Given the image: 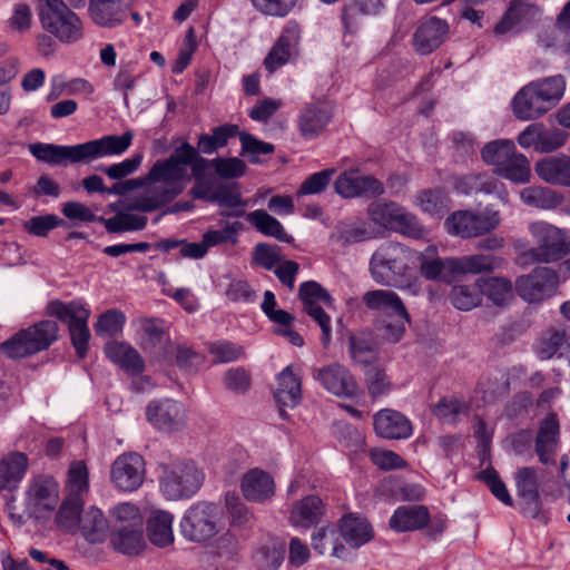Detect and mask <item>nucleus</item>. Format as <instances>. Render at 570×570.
I'll use <instances>...</instances> for the list:
<instances>
[{"label":"nucleus","instance_id":"obj_36","mask_svg":"<svg viewBox=\"0 0 570 570\" xmlns=\"http://www.w3.org/2000/svg\"><path fill=\"white\" fill-rule=\"evenodd\" d=\"M47 312L49 315L67 323L69 327L80 323H88L90 317V309L80 299L71 302L51 301L47 305Z\"/></svg>","mask_w":570,"mask_h":570},{"label":"nucleus","instance_id":"obj_4","mask_svg":"<svg viewBox=\"0 0 570 570\" xmlns=\"http://www.w3.org/2000/svg\"><path fill=\"white\" fill-rule=\"evenodd\" d=\"M37 11L42 30L60 43L73 45L85 38L82 18L65 0H39Z\"/></svg>","mask_w":570,"mask_h":570},{"label":"nucleus","instance_id":"obj_26","mask_svg":"<svg viewBox=\"0 0 570 570\" xmlns=\"http://www.w3.org/2000/svg\"><path fill=\"white\" fill-rule=\"evenodd\" d=\"M513 115L523 121L534 120L551 109L544 102L532 82L522 87L512 100Z\"/></svg>","mask_w":570,"mask_h":570},{"label":"nucleus","instance_id":"obj_45","mask_svg":"<svg viewBox=\"0 0 570 570\" xmlns=\"http://www.w3.org/2000/svg\"><path fill=\"white\" fill-rule=\"evenodd\" d=\"M83 500L66 497L56 513V524L66 532L75 533L78 531L81 517Z\"/></svg>","mask_w":570,"mask_h":570},{"label":"nucleus","instance_id":"obj_37","mask_svg":"<svg viewBox=\"0 0 570 570\" xmlns=\"http://www.w3.org/2000/svg\"><path fill=\"white\" fill-rule=\"evenodd\" d=\"M108 521L101 510L90 507L80 517L78 531L91 543L102 542L107 535Z\"/></svg>","mask_w":570,"mask_h":570},{"label":"nucleus","instance_id":"obj_20","mask_svg":"<svg viewBox=\"0 0 570 570\" xmlns=\"http://www.w3.org/2000/svg\"><path fill=\"white\" fill-rule=\"evenodd\" d=\"M243 497L254 503L271 501L276 493V484L273 475L259 468L249 469L240 480Z\"/></svg>","mask_w":570,"mask_h":570},{"label":"nucleus","instance_id":"obj_42","mask_svg":"<svg viewBox=\"0 0 570 570\" xmlns=\"http://www.w3.org/2000/svg\"><path fill=\"white\" fill-rule=\"evenodd\" d=\"M501 262L499 257L484 254L453 257V275L492 272L500 266Z\"/></svg>","mask_w":570,"mask_h":570},{"label":"nucleus","instance_id":"obj_3","mask_svg":"<svg viewBox=\"0 0 570 570\" xmlns=\"http://www.w3.org/2000/svg\"><path fill=\"white\" fill-rule=\"evenodd\" d=\"M416 266V250L397 243L381 244L372 254L368 272L373 281L380 285L413 289L412 283Z\"/></svg>","mask_w":570,"mask_h":570},{"label":"nucleus","instance_id":"obj_10","mask_svg":"<svg viewBox=\"0 0 570 570\" xmlns=\"http://www.w3.org/2000/svg\"><path fill=\"white\" fill-rule=\"evenodd\" d=\"M501 224V213L492 205H488L481 213L472 210H458L445 220L449 234L462 238L485 235L497 229Z\"/></svg>","mask_w":570,"mask_h":570},{"label":"nucleus","instance_id":"obj_60","mask_svg":"<svg viewBox=\"0 0 570 570\" xmlns=\"http://www.w3.org/2000/svg\"><path fill=\"white\" fill-rule=\"evenodd\" d=\"M214 203L218 204L222 207H226L228 210H223L220 214L225 217L230 216H243L245 214V202H243L240 194L228 187L220 186L216 189V196L214 198Z\"/></svg>","mask_w":570,"mask_h":570},{"label":"nucleus","instance_id":"obj_19","mask_svg":"<svg viewBox=\"0 0 570 570\" xmlns=\"http://www.w3.org/2000/svg\"><path fill=\"white\" fill-rule=\"evenodd\" d=\"M332 117L333 110L326 101L306 104L297 117L301 136L306 140L315 139L325 130Z\"/></svg>","mask_w":570,"mask_h":570},{"label":"nucleus","instance_id":"obj_41","mask_svg":"<svg viewBox=\"0 0 570 570\" xmlns=\"http://www.w3.org/2000/svg\"><path fill=\"white\" fill-rule=\"evenodd\" d=\"M402 207L394 202L377 200L367 207L370 222L380 230L393 232Z\"/></svg>","mask_w":570,"mask_h":570},{"label":"nucleus","instance_id":"obj_14","mask_svg":"<svg viewBox=\"0 0 570 570\" xmlns=\"http://www.w3.org/2000/svg\"><path fill=\"white\" fill-rule=\"evenodd\" d=\"M146 466L144 458L136 452L118 455L110 466V481L124 492L138 490L145 480Z\"/></svg>","mask_w":570,"mask_h":570},{"label":"nucleus","instance_id":"obj_39","mask_svg":"<svg viewBox=\"0 0 570 570\" xmlns=\"http://www.w3.org/2000/svg\"><path fill=\"white\" fill-rule=\"evenodd\" d=\"M110 543L122 554H138L145 547L144 527L111 529Z\"/></svg>","mask_w":570,"mask_h":570},{"label":"nucleus","instance_id":"obj_28","mask_svg":"<svg viewBox=\"0 0 570 570\" xmlns=\"http://www.w3.org/2000/svg\"><path fill=\"white\" fill-rule=\"evenodd\" d=\"M338 529L343 540L354 549L363 547L374 538L373 527L367 519L353 513L340 520Z\"/></svg>","mask_w":570,"mask_h":570},{"label":"nucleus","instance_id":"obj_9","mask_svg":"<svg viewBox=\"0 0 570 570\" xmlns=\"http://www.w3.org/2000/svg\"><path fill=\"white\" fill-rule=\"evenodd\" d=\"M203 481L204 473L193 461H174L161 465L159 488L168 500L191 498Z\"/></svg>","mask_w":570,"mask_h":570},{"label":"nucleus","instance_id":"obj_2","mask_svg":"<svg viewBox=\"0 0 570 570\" xmlns=\"http://www.w3.org/2000/svg\"><path fill=\"white\" fill-rule=\"evenodd\" d=\"M132 138V132L126 131L120 136L107 135L99 139L73 146L36 142L29 145V151L39 161L50 165L85 163L122 155L130 147Z\"/></svg>","mask_w":570,"mask_h":570},{"label":"nucleus","instance_id":"obj_32","mask_svg":"<svg viewBox=\"0 0 570 570\" xmlns=\"http://www.w3.org/2000/svg\"><path fill=\"white\" fill-rule=\"evenodd\" d=\"M520 199L529 207L540 210H554L559 208L564 196L550 187L534 185L520 190Z\"/></svg>","mask_w":570,"mask_h":570},{"label":"nucleus","instance_id":"obj_43","mask_svg":"<svg viewBox=\"0 0 570 570\" xmlns=\"http://www.w3.org/2000/svg\"><path fill=\"white\" fill-rule=\"evenodd\" d=\"M476 286L481 294L498 306L508 305L513 299L512 283L503 277L479 278Z\"/></svg>","mask_w":570,"mask_h":570},{"label":"nucleus","instance_id":"obj_29","mask_svg":"<svg viewBox=\"0 0 570 570\" xmlns=\"http://www.w3.org/2000/svg\"><path fill=\"white\" fill-rule=\"evenodd\" d=\"M275 399L284 407H294L299 403L302 383L298 368L288 365L278 374Z\"/></svg>","mask_w":570,"mask_h":570},{"label":"nucleus","instance_id":"obj_18","mask_svg":"<svg viewBox=\"0 0 570 570\" xmlns=\"http://www.w3.org/2000/svg\"><path fill=\"white\" fill-rule=\"evenodd\" d=\"M301 40V28L296 22L286 23L276 43L273 46L264 60L265 68L273 72L286 65L297 55V48Z\"/></svg>","mask_w":570,"mask_h":570},{"label":"nucleus","instance_id":"obj_11","mask_svg":"<svg viewBox=\"0 0 570 570\" xmlns=\"http://www.w3.org/2000/svg\"><path fill=\"white\" fill-rule=\"evenodd\" d=\"M219 531V510L208 502L191 505L180 521L184 538L194 542H205Z\"/></svg>","mask_w":570,"mask_h":570},{"label":"nucleus","instance_id":"obj_57","mask_svg":"<svg viewBox=\"0 0 570 570\" xmlns=\"http://www.w3.org/2000/svg\"><path fill=\"white\" fill-rule=\"evenodd\" d=\"M450 301L460 311H471L481 304L482 294L476 282L472 285H455L451 289Z\"/></svg>","mask_w":570,"mask_h":570},{"label":"nucleus","instance_id":"obj_22","mask_svg":"<svg viewBox=\"0 0 570 570\" xmlns=\"http://www.w3.org/2000/svg\"><path fill=\"white\" fill-rule=\"evenodd\" d=\"M335 190L344 198L357 196H380L384 193L383 185L372 176L360 175L355 170L341 174L335 181Z\"/></svg>","mask_w":570,"mask_h":570},{"label":"nucleus","instance_id":"obj_8","mask_svg":"<svg viewBox=\"0 0 570 570\" xmlns=\"http://www.w3.org/2000/svg\"><path fill=\"white\" fill-rule=\"evenodd\" d=\"M60 490L57 480L49 474L30 478L23 492L24 512L36 522L49 521L57 510Z\"/></svg>","mask_w":570,"mask_h":570},{"label":"nucleus","instance_id":"obj_40","mask_svg":"<svg viewBox=\"0 0 570 570\" xmlns=\"http://www.w3.org/2000/svg\"><path fill=\"white\" fill-rule=\"evenodd\" d=\"M429 520L423 507H400L390 519V527L396 532L413 531L423 528Z\"/></svg>","mask_w":570,"mask_h":570},{"label":"nucleus","instance_id":"obj_38","mask_svg":"<svg viewBox=\"0 0 570 570\" xmlns=\"http://www.w3.org/2000/svg\"><path fill=\"white\" fill-rule=\"evenodd\" d=\"M174 517L166 511H155L147 521V534L150 542L164 548L174 542Z\"/></svg>","mask_w":570,"mask_h":570},{"label":"nucleus","instance_id":"obj_52","mask_svg":"<svg viewBox=\"0 0 570 570\" xmlns=\"http://www.w3.org/2000/svg\"><path fill=\"white\" fill-rule=\"evenodd\" d=\"M550 109L562 99L566 91V79L561 75L531 81Z\"/></svg>","mask_w":570,"mask_h":570},{"label":"nucleus","instance_id":"obj_62","mask_svg":"<svg viewBox=\"0 0 570 570\" xmlns=\"http://www.w3.org/2000/svg\"><path fill=\"white\" fill-rule=\"evenodd\" d=\"M147 218L140 214L118 213L105 222L108 232L122 233L128 230H140L145 228Z\"/></svg>","mask_w":570,"mask_h":570},{"label":"nucleus","instance_id":"obj_59","mask_svg":"<svg viewBox=\"0 0 570 570\" xmlns=\"http://www.w3.org/2000/svg\"><path fill=\"white\" fill-rule=\"evenodd\" d=\"M299 298L304 304V309L317 306H333V298L318 283L314 281L305 282L299 285Z\"/></svg>","mask_w":570,"mask_h":570},{"label":"nucleus","instance_id":"obj_35","mask_svg":"<svg viewBox=\"0 0 570 570\" xmlns=\"http://www.w3.org/2000/svg\"><path fill=\"white\" fill-rule=\"evenodd\" d=\"M390 0H352L343 9V23L347 32H354L361 16H377L385 10Z\"/></svg>","mask_w":570,"mask_h":570},{"label":"nucleus","instance_id":"obj_47","mask_svg":"<svg viewBox=\"0 0 570 570\" xmlns=\"http://www.w3.org/2000/svg\"><path fill=\"white\" fill-rule=\"evenodd\" d=\"M284 559L283 542L268 539L257 549L254 561L258 570H277Z\"/></svg>","mask_w":570,"mask_h":570},{"label":"nucleus","instance_id":"obj_63","mask_svg":"<svg viewBox=\"0 0 570 570\" xmlns=\"http://www.w3.org/2000/svg\"><path fill=\"white\" fill-rule=\"evenodd\" d=\"M126 323V316L118 309H108L99 315L95 324V331L98 336H115L122 331Z\"/></svg>","mask_w":570,"mask_h":570},{"label":"nucleus","instance_id":"obj_46","mask_svg":"<svg viewBox=\"0 0 570 570\" xmlns=\"http://www.w3.org/2000/svg\"><path fill=\"white\" fill-rule=\"evenodd\" d=\"M246 220L266 236L274 237L282 242H291L292 239V237L286 234L283 225L263 209L248 213Z\"/></svg>","mask_w":570,"mask_h":570},{"label":"nucleus","instance_id":"obj_27","mask_svg":"<svg viewBox=\"0 0 570 570\" xmlns=\"http://www.w3.org/2000/svg\"><path fill=\"white\" fill-rule=\"evenodd\" d=\"M537 176L548 185L570 187V156H548L534 165Z\"/></svg>","mask_w":570,"mask_h":570},{"label":"nucleus","instance_id":"obj_48","mask_svg":"<svg viewBox=\"0 0 570 570\" xmlns=\"http://www.w3.org/2000/svg\"><path fill=\"white\" fill-rule=\"evenodd\" d=\"M415 204L432 217L440 218L450 207V198L442 189H425L417 193Z\"/></svg>","mask_w":570,"mask_h":570},{"label":"nucleus","instance_id":"obj_21","mask_svg":"<svg viewBox=\"0 0 570 570\" xmlns=\"http://www.w3.org/2000/svg\"><path fill=\"white\" fill-rule=\"evenodd\" d=\"M375 433L387 440L409 439L413 433L411 421L393 409H382L373 415Z\"/></svg>","mask_w":570,"mask_h":570},{"label":"nucleus","instance_id":"obj_23","mask_svg":"<svg viewBox=\"0 0 570 570\" xmlns=\"http://www.w3.org/2000/svg\"><path fill=\"white\" fill-rule=\"evenodd\" d=\"M326 511V503L318 495L309 494L293 503L288 519L293 527L308 530L324 519Z\"/></svg>","mask_w":570,"mask_h":570},{"label":"nucleus","instance_id":"obj_7","mask_svg":"<svg viewBox=\"0 0 570 570\" xmlns=\"http://www.w3.org/2000/svg\"><path fill=\"white\" fill-rule=\"evenodd\" d=\"M58 336V325L45 320L16 333L0 344V351L9 358L18 360L47 350Z\"/></svg>","mask_w":570,"mask_h":570},{"label":"nucleus","instance_id":"obj_30","mask_svg":"<svg viewBox=\"0 0 570 570\" xmlns=\"http://www.w3.org/2000/svg\"><path fill=\"white\" fill-rule=\"evenodd\" d=\"M560 435V424L558 415L553 412L548 413L540 422L535 448L540 461L547 463L558 446Z\"/></svg>","mask_w":570,"mask_h":570},{"label":"nucleus","instance_id":"obj_31","mask_svg":"<svg viewBox=\"0 0 570 570\" xmlns=\"http://www.w3.org/2000/svg\"><path fill=\"white\" fill-rule=\"evenodd\" d=\"M106 356L121 370L129 373H141L145 364L138 352L125 342L111 341L105 346Z\"/></svg>","mask_w":570,"mask_h":570},{"label":"nucleus","instance_id":"obj_44","mask_svg":"<svg viewBox=\"0 0 570 570\" xmlns=\"http://www.w3.org/2000/svg\"><path fill=\"white\" fill-rule=\"evenodd\" d=\"M312 546L322 556L328 553L338 559L347 556L345 546L338 542L336 530L332 527L316 529L312 534Z\"/></svg>","mask_w":570,"mask_h":570},{"label":"nucleus","instance_id":"obj_16","mask_svg":"<svg viewBox=\"0 0 570 570\" xmlns=\"http://www.w3.org/2000/svg\"><path fill=\"white\" fill-rule=\"evenodd\" d=\"M134 0H88L87 17L102 29H116L128 19Z\"/></svg>","mask_w":570,"mask_h":570},{"label":"nucleus","instance_id":"obj_55","mask_svg":"<svg viewBox=\"0 0 570 570\" xmlns=\"http://www.w3.org/2000/svg\"><path fill=\"white\" fill-rule=\"evenodd\" d=\"M67 497L82 499L89 490L88 469L83 461H75L68 470L66 482Z\"/></svg>","mask_w":570,"mask_h":570},{"label":"nucleus","instance_id":"obj_13","mask_svg":"<svg viewBox=\"0 0 570 570\" xmlns=\"http://www.w3.org/2000/svg\"><path fill=\"white\" fill-rule=\"evenodd\" d=\"M312 376L326 392L342 397L353 399L358 396L360 387L351 371L340 363H331L316 367Z\"/></svg>","mask_w":570,"mask_h":570},{"label":"nucleus","instance_id":"obj_1","mask_svg":"<svg viewBox=\"0 0 570 570\" xmlns=\"http://www.w3.org/2000/svg\"><path fill=\"white\" fill-rule=\"evenodd\" d=\"M187 166H190L197 180L202 179L208 167V161L198 156L196 149L188 142L176 148L170 157L157 160L149 170L153 186L140 199V207L158 209L181 194L189 180Z\"/></svg>","mask_w":570,"mask_h":570},{"label":"nucleus","instance_id":"obj_54","mask_svg":"<svg viewBox=\"0 0 570 570\" xmlns=\"http://www.w3.org/2000/svg\"><path fill=\"white\" fill-rule=\"evenodd\" d=\"M238 126L223 125L215 127L212 135H202L198 139V149L206 155L215 153L217 149L224 147L228 139L236 136Z\"/></svg>","mask_w":570,"mask_h":570},{"label":"nucleus","instance_id":"obj_51","mask_svg":"<svg viewBox=\"0 0 570 570\" xmlns=\"http://www.w3.org/2000/svg\"><path fill=\"white\" fill-rule=\"evenodd\" d=\"M111 529L144 527V517L140 509L131 502H122L110 511Z\"/></svg>","mask_w":570,"mask_h":570},{"label":"nucleus","instance_id":"obj_34","mask_svg":"<svg viewBox=\"0 0 570 570\" xmlns=\"http://www.w3.org/2000/svg\"><path fill=\"white\" fill-rule=\"evenodd\" d=\"M534 351L540 360H549L556 355L567 358L570 355V336L561 330H548L538 338Z\"/></svg>","mask_w":570,"mask_h":570},{"label":"nucleus","instance_id":"obj_25","mask_svg":"<svg viewBox=\"0 0 570 570\" xmlns=\"http://www.w3.org/2000/svg\"><path fill=\"white\" fill-rule=\"evenodd\" d=\"M30 461L24 452L10 451L0 459V491L19 489L29 470Z\"/></svg>","mask_w":570,"mask_h":570},{"label":"nucleus","instance_id":"obj_49","mask_svg":"<svg viewBox=\"0 0 570 570\" xmlns=\"http://www.w3.org/2000/svg\"><path fill=\"white\" fill-rule=\"evenodd\" d=\"M497 174L514 184H528L531 180L530 161L515 150Z\"/></svg>","mask_w":570,"mask_h":570},{"label":"nucleus","instance_id":"obj_6","mask_svg":"<svg viewBox=\"0 0 570 570\" xmlns=\"http://www.w3.org/2000/svg\"><path fill=\"white\" fill-rule=\"evenodd\" d=\"M362 299L368 309L389 318L382 326L383 337L392 343L401 341L410 324V314L401 297L390 289H374L366 292Z\"/></svg>","mask_w":570,"mask_h":570},{"label":"nucleus","instance_id":"obj_50","mask_svg":"<svg viewBox=\"0 0 570 570\" xmlns=\"http://www.w3.org/2000/svg\"><path fill=\"white\" fill-rule=\"evenodd\" d=\"M379 234V230L372 227L370 223L360 222L353 225L338 226L334 238L343 245H348L376 238Z\"/></svg>","mask_w":570,"mask_h":570},{"label":"nucleus","instance_id":"obj_58","mask_svg":"<svg viewBox=\"0 0 570 570\" xmlns=\"http://www.w3.org/2000/svg\"><path fill=\"white\" fill-rule=\"evenodd\" d=\"M433 414L440 420L452 423L461 415H466L469 404L456 396L442 397L432 409Z\"/></svg>","mask_w":570,"mask_h":570},{"label":"nucleus","instance_id":"obj_64","mask_svg":"<svg viewBox=\"0 0 570 570\" xmlns=\"http://www.w3.org/2000/svg\"><path fill=\"white\" fill-rule=\"evenodd\" d=\"M393 232L413 239H422L428 235L426 228L420 223L417 217L403 207Z\"/></svg>","mask_w":570,"mask_h":570},{"label":"nucleus","instance_id":"obj_61","mask_svg":"<svg viewBox=\"0 0 570 570\" xmlns=\"http://www.w3.org/2000/svg\"><path fill=\"white\" fill-rule=\"evenodd\" d=\"M33 23V13L31 7L24 2H18L12 6L11 14L7 19V26L13 33H27L31 30Z\"/></svg>","mask_w":570,"mask_h":570},{"label":"nucleus","instance_id":"obj_12","mask_svg":"<svg viewBox=\"0 0 570 570\" xmlns=\"http://www.w3.org/2000/svg\"><path fill=\"white\" fill-rule=\"evenodd\" d=\"M559 285L560 277L556 269L537 266L530 273L517 278L515 291L523 301L533 304L554 296Z\"/></svg>","mask_w":570,"mask_h":570},{"label":"nucleus","instance_id":"obj_5","mask_svg":"<svg viewBox=\"0 0 570 570\" xmlns=\"http://www.w3.org/2000/svg\"><path fill=\"white\" fill-rule=\"evenodd\" d=\"M528 230L537 247L523 253L527 263H554L570 253V236L566 229L538 219L529 223Z\"/></svg>","mask_w":570,"mask_h":570},{"label":"nucleus","instance_id":"obj_33","mask_svg":"<svg viewBox=\"0 0 570 570\" xmlns=\"http://www.w3.org/2000/svg\"><path fill=\"white\" fill-rule=\"evenodd\" d=\"M416 263H420L421 275L426 279L434 281L453 275V257H439L435 246H429L424 252H416Z\"/></svg>","mask_w":570,"mask_h":570},{"label":"nucleus","instance_id":"obj_17","mask_svg":"<svg viewBox=\"0 0 570 570\" xmlns=\"http://www.w3.org/2000/svg\"><path fill=\"white\" fill-rule=\"evenodd\" d=\"M541 13V9L532 0H512L497 23L494 32L505 35L520 31L538 21Z\"/></svg>","mask_w":570,"mask_h":570},{"label":"nucleus","instance_id":"obj_53","mask_svg":"<svg viewBox=\"0 0 570 570\" xmlns=\"http://www.w3.org/2000/svg\"><path fill=\"white\" fill-rule=\"evenodd\" d=\"M515 145L510 139H499L487 144L481 151L482 158L487 164L495 167V173L514 154Z\"/></svg>","mask_w":570,"mask_h":570},{"label":"nucleus","instance_id":"obj_24","mask_svg":"<svg viewBox=\"0 0 570 570\" xmlns=\"http://www.w3.org/2000/svg\"><path fill=\"white\" fill-rule=\"evenodd\" d=\"M449 33V23L438 17L422 20L413 36V47L421 55H429L438 49Z\"/></svg>","mask_w":570,"mask_h":570},{"label":"nucleus","instance_id":"obj_56","mask_svg":"<svg viewBox=\"0 0 570 570\" xmlns=\"http://www.w3.org/2000/svg\"><path fill=\"white\" fill-rule=\"evenodd\" d=\"M499 183L482 175L470 174L455 179L454 189L462 195L472 193L492 194L498 190Z\"/></svg>","mask_w":570,"mask_h":570},{"label":"nucleus","instance_id":"obj_15","mask_svg":"<svg viewBox=\"0 0 570 570\" xmlns=\"http://www.w3.org/2000/svg\"><path fill=\"white\" fill-rule=\"evenodd\" d=\"M146 416L154 428L167 433L180 431L187 423L184 404L171 399L150 402L146 407Z\"/></svg>","mask_w":570,"mask_h":570}]
</instances>
